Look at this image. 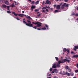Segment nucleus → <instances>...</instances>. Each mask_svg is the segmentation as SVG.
I'll use <instances>...</instances> for the list:
<instances>
[{
    "label": "nucleus",
    "instance_id": "49",
    "mask_svg": "<svg viewBox=\"0 0 78 78\" xmlns=\"http://www.w3.org/2000/svg\"><path fill=\"white\" fill-rule=\"evenodd\" d=\"M37 30H41V29H40V28H37Z\"/></svg>",
    "mask_w": 78,
    "mask_h": 78
},
{
    "label": "nucleus",
    "instance_id": "33",
    "mask_svg": "<svg viewBox=\"0 0 78 78\" xmlns=\"http://www.w3.org/2000/svg\"><path fill=\"white\" fill-rule=\"evenodd\" d=\"M34 11H35V12H37L38 11H39V9H35Z\"/></svg>",
    "mask_w": 78,
    "mask_h": 78
},
{
    "label": "nucleus",
    "instance_id": "46",
    "mask_svg": "<svg viewBox=\"0 0 78 78\" xmlns=\"http://www.w3.org/2000/svg\"><path fill=\"white\" fill-rule=\"evenodd\" d=\"M64 1L65 2H68V0H64Z\"/></svg>",
    "mask_w": 78,
    "mask_h": 78
},
{
    "label": "nucleus",
    "instance_id": "31",
    "mask_svg": "<svg viewBox=\"0 0 78 78\" xmlns=\"http://www.w3.org/2000/svg\"><path fill=\"white\" fill-rule=\"evenodd\" d=\"M7 7L8 10H9V7H11V6H7Z\"/></svg>",
    "mask_w": 78,
    "mask_h": 78
},
{
    "label": "nucleus",
    "instance_id": "45",
    "mask_svg": "<svg viewBox=\"0 0 78 78\" xmlns=\"http://www.w3.org/2000/svg\"><path fill=\"white\" fill-rule=\"evenodd\" d=\"M45 11H47V12H48V10L47 9H46V10Z\"/></svg>",
    "mask_w": 78,
    "mask_h": 78
},
{
    "label": "nucleus",
    "instance_id": "42",
    "mask_svg": "<svg viewBox=\"0 0 78 78\" xmlns=\"http://www.w3.org/2000/svg\"><path fill=\"white\" fill-rule=\"evenodd\" d=\"M75 72L76 73H78V70H75Z\"/></svg>",
    "mask_w": 78,
    "mask_h": 78
},
{
    "label": "nucleus",
    "instance_id": "57",
    "mask_svg": "<svg viewBox=\"0 0 78 78\" xmlns=\"http://www.w3.org/2000/svg\"><path fill=\"white\" fill-rule=\"evenodd\" d=\"M28 1H29L30 2H31V0H28Z\"/></svg>",
    "mask_w": 78,
    "mask_h": 78
},
{
    "label": "nucleus",
    "instance_id": "44",
    "mask_svg": "<svg viewBox=\"0 0 78 78\" xmlns=\"http://www.w3.org/2000/svg\"><path fill=\"white\" fill-rule=\"evenodd\" d=\"M61 63H62V64H63V63H64V61L63 60L62 61H61Z\"/></svg>",
    "mask_w": 78,
    "mask_h": 78
},
{
    "label": "nucleus",
    "instance_id": "5",
    "mask_svg": "<svg viewBox=\"0 0 78 78\" xmlns=\"http://www.w3.org/2000/svg\"><path fill=\"white\" fill-rule=\"evenodd\" d=\"M63 61L64 62H66V61L68 62H70V60H69V59H64Z\"/></svg>",
    "mask_w": 78,
    "mask_h": 78
},
{
    "label": "nucleus",
    "instance_id": "10",
    "mask_svg": "<svg viewBox=\"0 0 78 78\" xmlns=\"http://www.w3.org/2000/svg\"><path fill=\"white\" fill-rule=\"evenodd\" d=\"M67 73H68V72L67 71L66 73L64 72V71H63L62 72V74L64 75H67Z\"/></svg>",
    "mask_w": 78,
    "mask_h": 78
},
{
    "label": "nucleus",
    "instance_id": "55",
    "mask_svg": "<svg viewBox=\"0 0 78 78\" xmlns=\"http://www.w3.org/2000/svg\"><path fill=\"white\" fill-rule=\"evenodd\" d=\"M56 5H54V7H56Z\"/></svg>",
    "mask_w": 78,
    "mask_h": 78
},
{
    "label": "nucleus",
    "instance_id": "6",
    "mask_svg": "<svg viewBox=\"0 0 78 78\" xmlns=\"http://www.w3.org/2000/svg\"><path fill=\"white\" fill-rule=\"evenodd\" d=\"M66 3H65L63 4V5H62V7H61L62 9H64V6H66Z\"/></svg>",
    "mask_w": 78,
    "mask_h": 78
},
{
    "label": "nucleus",
    "instance_id": "16",
    "mask_svg": "<svg viewBox=\"0 0 78 78\" xmlns=\"http://www.w3.org/2000/svg\"><path fill=\"white\" fill-rule=\"evenodd\" d=\"M65 58L66 59H70L71 58H70L69 56H67L65 57Z\"/></svg>",
    "mask_w": 78,
    "mask_h": 78
},
{
    "label": "nucleus",
    "instance_id": "53",
    "mask_svg": "<svg viewBox=\"0 0 78 78\" xmlns=\"http://www.w3.org/2000/svg\"><path fill=\"white\" fill-rule=\"evenodd\" d=\"M50 71H52V68H50Z\"/></svg>",
    "mask_w": 78,
    "mask_h": 78
},
{
    "label": "nucleus",
    "instance_id": "25",
    "mask_svg": "<svg viewBox=\"0 0 78 78\" xmlns=\"http://www.w3.org/2000/svg\"><path fill=\"white\" fill-rule=\"evenodd\" d=\"M60 65L59 64H58L56 65V66L57 67H60Z\"/></svg>",
    "mask_w": 78,
    "mask_h": 78
},
{
    "label": "nucleus",
    "instance_id": "13",
    "mask_svg": "<svg viewBox=\"0 0 78 78\" xmlns=\"http://www.w3.org/2000/svg\"><path fill=\"white\" fill-rule=\"evenodd\" d=\"M14 3H12L11 5H9V6H10V7H12V8H13V7H15V5H14Z\"/></svg>",
    "mask_w": 78,
    "mask_h": 78
},
{
    "label": "nucleus",
    "instance_id": "62",
    "mask_svg": "<svg viewBox=\"0 0 78 78\" xmlns=\"http://www.w3.org/2000/svg\"><path fill=\"white\" fill-rule=\"evenodd\" d=\"M23 20H26L25 19V18L23 19Z\"/></svg>",
    "mask_w": 78,
    "mask_h": 78
},
{
    "label": "nucleus",
    "instance_id": "60",
    "mask_svg": "<svg viewBox=\"0 0 78 78\" xmlns=\"http://www.w3.org/2000/svg\"><path fill=\"white\" fill-rule=\"evenodd\" d=\"M22 13H24V11H22Z\"/></svg>",
    "mask_w": 78,
    "mask_h": 78
},
{
    "label": "nucleus",
    "instance_id": "12",
    "mask_svg": "<svg viewBox=\"0 0 78 78\" xmlns=\"http://www.w3.org/2000/svg\"><path fill=\"white\" fill-rule=\"evenodd\" d=\"M72 58H78V55H75L73 56L72 57Z\"/></svg>",
    "mask_w": 78,
    "mask_h": 78
},
{
    "label": "nucleus",
    "instance_id": "52",
    "mask_svg": "<svg viewBox=\"0 0 78 78\" xmlns=\"http://www.w3.org/2000/svg\"><path fill=\"white\" fill-rule=\"evenodd\" d=\"M76 67H77V69H78V63L77 64Z\"/></svg>",
    "mask_w": 78,
    "mask_h": 78
},
{
    "label": "nucleus",
    "instance_id": "15",
    "mask_svg": "<svg viewBox=\"0 0 78 78\" xmlns=\"http://www.w3.org/2000/svg\"><path fill=\"white\" fill-rule=\"evenodd\" d=\"M2 6L3 8H6V7H7L6 5L5 4H2Z\"/></svg>",
    "mask_w": 78,
    "mask_h": 78
},
{
    "label": "nucleus",
    "instance_id": "7",
    "mask_svg": "<svg viewBox=\"0 0 78 78\" xmlns=\"http://www.w3.org/2000/svg\"><path fill=\"white\" fill-rule=\"evenodd\" d=\"M76 49H78V46H74V48L73 49V50H74V51H76Z\"/></svg>",
    "mask_w": 78,
    "mask_h": 78
},
{
    "label": "nucleus",
    "instance_id": "63",
    "mask_svg": "<svg viewBox=\"0 0 78 78\" xmlns=\"http://www.w3.org/2000/svg\"><path fill=\"white\" fill-rule=\"evenodd\" d=\"M76 20H78V18L76 19Z\"/></svg>",
    "mask_w": 78,
    "mask_h": 78
},
{
    "label": "nucleus",
    "instance_id": "3",
    "mask_svg": "<svg viewBox=\"0 0 78 78\" xmlns=\"http://www.w3.org/2000/svg\"><path fill=\"white\" fill-rule=\"evenodd\" d=\"M41 24H42V23L39 22H37L36 25H37V27H41L42 25Z\"/></svg>",
    "mask_w": 78,
    "mask_h": 78
},
{
    "label": "nucleus",
    "instance_id": "22",
    "mask_svg": "<svg viewBox=\"0 0 78 78\" xmlns=\"http://www.w3.org/2000/svg\"><path fill=\"white\" fill-rule=\"evenodd\" d=\"M65 69L66 70H67L69 69V66H66L65 67Z\"/></svg>",
    "mask_w": 78,
    "mask_h": 78
},
{
    "label": "nucleus",
    "instance_id": "50",
    "mask_svg": "<svg viewBox=\"0 0 78 78\" xmlns=\"http://www.w3.org/2000/svg\"><path fill=\"white\" fill-rule=\"evenodd\" d=\"M55 73V71H54V70L53 71L51 72V73Z\"/></svg>",
    "mask_w": 78,
    "mask_h": 78
},
{
    "label": "nucleus",
    "instance_id": "56",
    "mask_svg": "<svg viewBox=\"0 0 78 78\" xmlns=\"http://www.w3.org/2000/svg\"><path fill=\"white\" fill-rule=\"evenodd\" d=\"M50 9L51 10V11L53 10V8H50Z\"/></svg>",
    "mask_w": 78,
    "mask_h": 78
},
{
    "label": "nucleus",
    "instance_id": "28",
    "mask_svg": "<svg viewBox=\"0 0 78 78\" xmlns=\"http://www.w3.org/2000/svg\"><path fill=\"white\" fill-rule=\"evenodd\" d=\"M55 58L56 61H58V60H59V58H58V57H55Z\"/></svg>",
    "mask_w": 78,
    "mask_h": 78
},
{
    "label": "nucleus",
    "instance_id": "38",
    "mask_svg": "<svg viewBox=\"0 0 78 78\" xmlns=\"http://www.w3.org/2000/svg\"><path fill=\"white\" fill-rule=\"evenodd\" d=\"M45 1H43V2L42 3V5H45Z\"/></svg>",
    "mask_w": 78,
    "mask_h": 78
},
{
    "label": "nucleus",
    "instance_id": "23",
    "mask_svg": "<svg viewBox=\"0 0 78 78\" xmlns=\"http://www.w3.org/2000/svg\"><path fill=\"white\" fill-rule=\"evenodd\" d=\"M67 49L66 48H64L63 49V51H64V52H66L67 51Z\"/></svg>",
    "mask_w": 78,
    "mask_h": 78
},
{
    "label": "nucleus",
    "instance_id": "29",
    "mask_svg": "<svg viewBox=\"0 0 78 78\" xmlns=\"http://www.w3.org/2000/svg\"><path fill=\"white\" fill-rule=\"evenodd\" d=\"M37 22H36V23H34L33 22H32V24H34V25H36V24H37Z\"/></svg>",
    "mask_w": 78,
    "mask_h": 78
},
{
    "label": "nucleus",
    "instance_id": "36",
    "mask_svg": "<svg viewBox=\"0 0 78 78\" xmlns=\"http://www.w3.org/2000/svg\"><path fill=\"white\" fill-rule=\"evenodd\" d=\"M58 63L59 64H60L61 63V60H59L58 61Z\"/></svg>",
    "mask_w": 78,
    "mask_h": 78
},
{
    "label": "nucleus",
    "instance_id": "21",
    "mask_svg": "<svg viewBox=\"0 0 78 78\" xmlns=\"http://www.w3.org/2000/svg\"><path fill=\"white\" fill-rule=\"evenodd\" d=\"M39 1H37L35 2V5H38V4H39Z\"/></svg>",
    "mask_w": 78,
    "mask_h": 78
},
{
    "label": "nucleus",
    "instance_id": "4",
    "mask_svg": "<svg viewBox=\"0 0 78 78\" xmlns=\"http://www.w3.org/2000/svg\"><path fill=\"white\" fill-rule=\"evenodd\" d=\"M45 4H48V5H50L51 4V2L48 1V0H47L46 1Z\"/></svg>",
    "mask_w": 78,
    "mask_h": 78
},
{
    "label": "nucleus",
    "instance_id": "47",
    "mask_svg": "<svg viewBox=\"0 0 78 78\" xmlns=\"http://www.w3.org/2000/svg\"><path fill=\"white\" fill-rule=\"evenodd\" d=\"M75 16H78V14L77 13V14H75Z\"/></svg>",
    "mask_w": 78,
    "mask_h": 78
},
{
    "label": "nucleus",
    "instance_id": "32",
    "mask_svg": "<svg viewBox=\"0 0 78 78\" xmlns=\"http://www.w3.org/2000/svg\"><path fill=\"white\" fill-rule=\"evenodd\" d=\"M68 69V72H71V69H70L69 68Z\"/></svg>",
    "mask_w": 78,
    "mask_h": 78
},
{
    "label": "nucleus",
    "instance_id": "19",
    "mask_svg": "<svg viewBox=\"0 0 78 78\" xmlns=\"http://www.w3.org/2000/svg\"><path fill=\"white\" fill-rule=\"evenodd\" d=\"M46 30V28L44 27L43 28H41V30Z\"/></svg>",
    "mask_w": 78,
    "mask_h": 78
},
{
    "label": "nucleus",
    "instance_id": "17",
    "mask_svg": "<svg viewBox=\"0 0 78 78\" xmlns=\"http://www.w3.org/2000/svg\"><path fill=\"white\" fill-rule=\"evenodd\" d=\"M70 75H71V76H73V75H74V73H70Z\"/></svg>",
    "mask_w": 78,
    "mask_h": 78
},
{
    "label": "nucleus",
    "instance_id": "14",
    "mask_svg": "<svg viewBox=\"0 0 78 78\" xmlns=\"http://www.w3.org/2000/svg\"><path fill=\"white\" fill-rule=\"evenodd\" d=\"M54 72L55 73H58V71L57 70V69H55L54 70Z\"/></svg>",
    "mask_w": 78,
    "mask_h": 78
},
{
    "label": "nucleus",
    "instance_id": "64",
    "mask_svg": "<svg viewBox=\"0 0 78 78\" xmlns=\"http://www.w3.org/2000/svg\"><path fill=\"white\" fill-rule=\"evenodd\" d=\"M73 78H76V77H74Z\"/></svg>",
    "mask_w": 78,
    "mask_h": 78
},
{
    "label": "nucleus",
    "instance_id": "41",
    "mask_svg": "<svg viewBox=\"0 0 78 78\" xmlns=\"http://www.w3.org/2000/svg\"><path fill=\"white\" fill-rule=\"evenodd\" d=\"M34 2H35L34 1L32 2L31 3L32 5H34Z\"/></svg>",
    "mask_w": 78,
    "mask_h": 78
},
{
    "label": "nucleus",
    "instance_id": "59",
    "mask_svg": "<svg viewBox=\"0 0 78 78\" xmlns=\"http://www.w3.org/2000/svg\"><path fill=\"white\" fill-rule=\"evenodd\" d=\"M76 8H77V10H78V7L77 6L76 7Z\"/></svg>",
    "mask_w": 78,
    "mask_h": 78
},
{
    "label": "nucleus",
    "instance_id": "20",
    "mask_svg": "<svg viewBox=\"0 0 78 78\" xmlns=\"http://www.w3.org/2000/svg\"><path fill=\"white\" fill-rule=\"evenodd\" d=\"M61 10H55V12H61Z\"/></svg>",
    "mask_w": 78,
    "mask_h": 78
},
{
    "label": "nucleus",
    "instance_id": "8",
    "mask_svg": "<svg viewBox=\"0 0 78 78\" xmlns=\"http://www.w3.org/2000/svg\"><path fill=\"white\" fill-rule=\"evenodd\" d=\"M61 6L59 5H58L56 6L57 9H61Z\"/></svg>",
    "mask_w": 78,
    "mask_h": 78
},
{
    "label": "nucleus",
    "instance_id": "51",
    "mask_svg": "<svg viewBox=\"0 0 78 78\" xmlns=\"http://www.w3.org/2000/svg\"><path fill=\"white\" fill-rule=\"evenodd\" d=\"M47 8H48V9H50V6H48V7H47Z\"/></svg>",
    "mask_w": 78,
    "mask_h": 78
},
{
    "label": "nucleus",
    "instance_id": "2",
    "mask_svg": "<svg viewBox=\"0 0 78 78\" xmlns=\"http://www.w3.org/2000/svg\"><path fill=\"white\" fill-rule=\"evenodd\" d=\"M27 22L29 23H27V22H26L24 20L23 21V22L25 24H26V25L27 26H28V27H33V24H31V21L27 20Z\"/></svg>",
    "mask_w": 78,
    "mask_h": 78
},
{
    "label": "nucleus",
    "instance_id": "9",
    "mask_svg": "<svg viewBox=\"0 0 78 78\" xmlns=\"http://www.w3.org/2000/svg\"><path fill=\"white\" fill-rule=\"evenodd\" d=\"M4 3H5V5H9V2L8 1H4Z\"/></svg>",
    "mask_w": 78,
    "mask_h": 78
},
{
    "label": "nucleus",
    "instance_id": "54",
    "mask_svg": "<svg viewBox=\"0 0 78 78\" xmlns=\"http://www.w3.org/2000/svg\"><path fill=\"white\" fill-rule=\"evenodd\" d=\"M42 12H45V10H42Z\"/></svg>",
    "mask_w": 78,
    "mask_h": 78
},
{
    "label": "nucleus",
    "instance_id": "58",
    "mask_svg": "<svg viewBox=\"0 0 78 78\" xmlns=\"http://www.w3.org/2000/svg\"><path fill=\"white\" fill-rule=\"evenodd\" d=\"M17 20H20V19H19V18H16Z\"/></svg>",
    "mask_w": 78,
    "mask_h": 78
},
{
    "label": "nucleus",
    "instance_id": "35",
    "mask_svg": "<svg viewBox=\"0 0 78 78\" xmlns=\"http://www.w3.org/2000/svg\"><path fill=\"white\" fill-rule=\"evenodd\" d=\"M65 7H68V6H69V4H66L65 5Z\"/></svg>",
    "mask_w": 78,
    "mask_h": 78
},
{
    "label": "nucleus",
    "instance_id": "1",
    "mask_svg": "<svg viewBox=\"0 0 78 78\" xmlns=\"http://www.w3.org/2000/svg\"><path fill=\"white\" fill-rule=\"evenodd\" d=\"M12 14H14V16H20V17H23V16H26V17L27 18V19H28L29 20H32V18H31V17L30 16H26V15H24L23 14H17L16 13L14 12H12Z\"/></svg>",
    "mask_w": 78,
    "mask_h": 78
},
{
    "label": "nucleus",
    "instance_id": "61",
    "mask_svg": "<svg viewBox=\"0 0 78 78\" xmlns=\"http://www.w3.org/2000/svg\"><path fill=\"white\" fill-rule=\"evenodd\" d=\"M54 78H56V76H54Z\"/></svg>",
    "mask_w": 78,
    "mask_h": 78
},
{
    "label": "nucleus",
    "instance_id": "26",
    "mask_svg": "<svg viewBox=\"0 0 78 78\" xmlns=\"http://www.w3.org/2000/svg\"><path fill=\"white\" fill-rule=\"evenodd\" d=\"M71 54H73V55H75V54H76L75 53H74V52H73V51H71Z\"/></svg>",
    "mask_w": 78,
    "mask_h": 78
},
{
    "label": "nucleus",
    "instance_id": "48",
    "mask_svg": "<svg viewBox=\"0 0 78 78\" xmlns=\"http://www.w3.org/2000/svg\"><path fill=\"white\" fill-rule=\"evenodd\" d=\"M14 2L15 3V5H17V2H16V1H14Z\"/></svg>",
    "mask_w": 78,
    "mask_h": 78
},
{
    "label": "nucleus",
    "instance_id": "40",
    "mask_svg": "<svg viewBox=\"0 0 78 78\" xmlns=\"http://www.w3.org/2000/svg\"><path fill=\"white\" fill-rule=\"evenodd\" d=\"M75 15V13L74 12H73L71 14V16H74Z\"/></svg>",
    "mask_w": 78,
    "mask_h": 78
},
{
    "label": "nucleus",
    "instance_id": "39",
    "mask_svg": "<svg viewBox=\"0 0 78 78\" xmlns=\"http://www.w3.org/2000/svg\"><path fill=\"white\" fill-rule=\"evenodd\" d=\"M68 76H70V73H67V74Z\"/></svg>",
    "mask_w": 78,
    "mask_h": 78
},
{
    "label": "nucleus",
    "instance_id": "34",
    "mask_svg": "<svg viewBox=\"0 0 78 78\" xmlns=\"http://www.w3.org/2000/svg\"><path fill=\"white\" fill-rule=\"evenodd\" d=\"M37 26H34V27H33V28H34V29H37Z\"/></svg>",
    "mask_w": 78,
    "mask_h": 78
},
{
    "label": "nucleus",
    "instance_id": "11",
    "mask_svg": "<svg viewBox=\"0 0 78 78\" xmlns=\"http://www.w3.org/2000/svg\"><path fill=\"white\" fill-rule=\"evenodd\" d=\"M52 68L53 69H55L56 68V63H54L52 66Z\"/></svg>",
    "mask_w": 78,
    "mask_h": 78
},
{
    "label": "nucleus",
    "instance_id": "37",
    "mask_svg": "<svg viewBox=\"0 0 78 78\" xmlns=\"http://www.w3.org/2000/svg\"><path fill=\"white\" fill-rule=\"evenodd\" d=\"M66 51H67V53H69V49H68L66 50Z\"/></svg>",
    "mask_w": 78,
    "mask_h": 78
},
{
    "label": "nucleus",
    "instance_id": "24",
    "mask_svg": "<svg viewBox=\"0 0 78 78\" xmlns=\"http://www.w3.org/2000/svg\"><path fill=\"white\" fill-rule=\"evenodd\" d=\"M36 8V6H34V5H32L31 6V8H33V9H34Z\"/></svg>",
    "mask_w": 78,
    "mask_h": 78
},
{
    "label": "nucleus",
    "instance_id": "27",
    "mask_svg": "<svg viewBox=\"0 0 78 78\" xmlns=\"http://www.w3.org/2000/svg\"><path fill=\"white\" fill-rule=\"evenodd\" d=\"M45 26L46 28H47V29L48 30V26L47 25V24H45Z\"/></svg>",
    "mask_w": 78,
    "mask_h": 78
},
{
    "label": "nucleus",
    "instance_id": "43",
    "mask_svg": "<svg viewBox=\"0 0 78 78\" xmlns=\"http://www.w3.org/2000/svg\"><path fill=\"white\" fill-rule=\"evenodd\" d=\"M41 14H39L38 15H37V17H40L41 16Z\"/></svg>",
    "mask_w": 78,
    "mask_h": 78
},
{
    "label": "nucleus",
    "instance_id": "18",
    "mask_svg": "<svg viewBox=\"0 0 78 78\" xmlns=\"http://www.w3.org/2000/svg\"><path fill=\"white\" fill-rule=\"evenodd\" d=\"M46 8H47V6L44 7L43 8H42L41 9H46Z\"/></svg>",
    "mask_w": 78,
    "mask_h": 78
},
{
    "label": "nucleus",
    "instance_id": "30",
    "mask_svg": "<svg viewBox=\"0 0 78 78\" xmlns=\"http://www.w3.org/2000/svg\"><path fill=\"white\" fill-rule=\"evenodd\" d=\"M7 13H8V14H11V12L9 11H7Z\"/></svg>",
    "mask_w": 78,
    "mask_h": 78
}]
</instances>
